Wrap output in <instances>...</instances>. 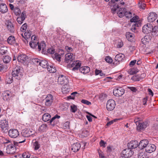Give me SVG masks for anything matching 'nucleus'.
Returning <instances> with one entry per match:
<instances>
[{
  "mask_svg": "<svg viewBox=\"0 0 158 158\" xmlns=\"http://www.w3.org/2000/svg\"><path fill=\"white\" fill-rule=\"evenodd\" d=\"M115 101L112 99H110L107 101L106 105V108L108 111H110L113 110L115 107Z\"/></svg>",
  "mask_w": 158,
  "mask_h": 158,
  "instance_id": "obj_7",
  "label": "nucleus"
},
{
  "mask_svg": "<svg viewBox=\"0 0 158 158\" xmlns=\"http://www.w3.org/2000/svg\"><path fill=\"white\" fill-rule=\"evenodd\" d=\"M152 26L150 23H148L144 25L142 28V32L144 34H147L151 31Z\"/></svg>",
  "mask_w": 158,
  "mask_h": 158,
  "instance_id": "obj_11",
  "label": "nucleus"
},
{
  "mask_svg": "<svg viewBox=\"0 0 158 158\" xmlns=\"http://www.w3.org/2000/svg\"><path fill=\"white\" fill-rule=\"evenodd\" d=\"M33 133V131L28 129L23 130L21 132L22 135L23 137H27L32 135Z\"/></svg>",
  "mask_w": 158,
  "mask_h": 158,
  "instance_id": "obj_13",
  "label": "nucleus"
},
{
  "mask_svg": "<svg viewBox=\"0 0 158 158\" xmlns=\"http://www.w3.org/2000/svg\"><path fill=\"white\" fill-rule=\"evenodd\" d=\"M136 125H137V129L138 130H141L145 129L148 125L147 122H144L142 123H139L137 121H135Z\"/></svg>",
  "mask_w": 158,
  "mask_h": 158,
  "instance_id": "obj_12",
  "label": "nucleus"
},
{
  "mask_svg": "<svg viewBox=\"0 0 158 158\" xmlns=\"http://www.w3.org/2000/svg\"><path fill=\"white\" fill-rule=\"evenodd\" d=\"M60 118V116L59 115H56L54 116L53 117H52V119L50 120V123H52L56 118Z\"/></svg>",
  "mask_w": 158,
  "mask_h": 158,
  "instance_id": "obj_55",
  "label": "nucleus"
},
{
  "mask_svg": "<svg viewBox=\"0 0 158 158\" xmlns=\"http://www.w3.org/2000/svg\"><path fill=\"white\" fill-rule=\"evenodd\" d=\"M156 149V146L153 144L149 143L146 147L145 151L148 153H151L155 151Z\"/></svg>",
  "mask_w": 158,
  "mask_h": 158,
  "instance_id": "obj_14",
  "label": "nucleus"
},
{
  "mask_svg": "<svg viewBox=\"0 0 158 158\" xmlns=\"http://www.w3.org/2000/svg\"><path fill=\"white\" fill-rule=\"evenodd\" d=\"M105 60L107 62L110 64L113 61V60L112 58L109 56H107L105 58Z\"/></svg>",
  "mask_w": 158,
  "mask_h": 158,
  "instance_id": "obj_47",
  "label": "nucleus"
},
{
  "mask_svg": "<svg viewBox=\"0 0 158 158\" xmlns=\"http://www.w3.org/2000/svg\"><path fill=\"white\" fill-rule=\"evenodd\" d=\"M126 36L128 40L130 41H131L133 39L132 35L130 32L127 33Z\"/></svg>",
  "mask_w": 158,
  "mask_h": 158,
  "instance_id": "obj_42",
  "label": "nucleus"
},
{
  "mask_svg": "<svg viewBox=\"0 0 158 158\" xmlns=\"http://www.w3.org/2000/svg\"><path fill=\"white\" fill-rule=\"evenodd\" d=\"M7 42L10 44L12 45L15 42V39L14 36H10L7 40Z\"/></svg>",
  "mask_w": 158,
  "mask_h": 158,
  "instance_id": "obj_30",
  "label": "nucleus"
},
{
  "mask_svg": "<svg viewBox=\"0 0 158 158\" xmlns=\"http://www.w3.org/2000/svg\"><path fill=\"white\" fill-rule=\"evenodd\" d=\"M8 135L12 138H16L19 135V133L17 130L15 129H11L9 131Z\"/></svg>",
  "mask_w": 158,
  "mask_h": 158,
  "instance_id": "obj_10",
  "label": "nucleus"
},
{
  "mask_svg": "<svg viewBox=\"0 0 158 158\" xmlns=\"http://www.w3.org/2000/svg\"><path fill=\"white\" fill-rule=\"evenodd\" d=\"M152 129L153 130H158V124H154L152 126Z\"/></svg>",
  "mask_w": 158,
  "mask_h": 158,
  "instance_id": "obj_63",
  "label": "nucleus"
},
{
  "mask_svg": "<svg viewBox=\"0 0 158 158\" xmlns=\"http://www.w3.org/2000/svg\"><path fill=\"white\" fill-rule=\"evenodd\" d=\"M138 158H146L145 152H139L138 154Z\"/></svg>",
  "mask_w": 158,
  "mask_h": 158,
  "instance_id": "obj_45",
  "label": "nucleus"
},
{
  "mask_svg": "<svg viewBox=\"0 0 158 158\" xmlns=\"http://www.w3.org/2000/svg\"><path fill=\"white\" fill-rule=\"evenodd\" d=\"M81 102L84 104H85L88 105H91V102H90L85 99H82L81 101Z\"/></svg>",
  "mask_w": 158,
  "mask_h": 158,
  "instance_id": "obj_54",
  "label": "nucleus"
},
{
  "mask_svg": "<svg viewBox=\"0 0 158 158\" xmlns=\"http://www.w3.org/2000/svg\"><path fill=\"white\" fill-rule=\"evenodd\" d=\"M134 152L132 149L129 148H126L123 150L121 154V156L126 158H128L131 156L133 154Z\"/></svg>",
  "mask_w": 158,
  "mask_h": 158,
  "instance_id": "obj_6",
  "label": "nucleus"
},
{
  "mask_svg": "<svg viewBox=\"0 0 158 158\" xmlns=\"http://www.w3.org/2000/svg\"><path fill=\"white\" fill-rule=\"evenodd\" d=\"M12 75L15 79L19 80L22 76V73L20 68L17 66L13 69L12 72Z\"/></svg>",
  "mask_w": 158,
  "mask_h": 158,
  "instance_id": "obj_2",
  "label": "nucleus"
},
{
  "mask_svg": "<svg viewBox=\"0 0 158 158\" xmlns=\"http://www.w3.org/2000/svg\"><path fill=\"white\" fill-rule=\"evenodd\" d=\"M81 65V63H80L79 61L76 60L73 61L71 64H69V68L73 67L72 70L73 71H76L80 68Z\"/></svg>",
  "mask_w": 158,
  "mask_h": 158,
  "instance_id": "obj_9",
  "label": "nucleus"
},
{
  "mask_svg": "<svg viewBox=\"0 0 158 158\" xmlns=\"http://www.w3.org/2000/svg\"><path fill=\"white\" fill-rule=\"evenodd\" d=\"M40 63V66H41L43 68H47L48 66V63L47 61L45 60H41Z\"/></svg>",
  "mask_w": 158,
  "mask_h": 158,
  "instance_id": "obj_33",
  "label": "nucleus"
},
{
  "mask_svg": "<svg viewBox=\"0 0 158 158\" xmlns=\"http://www.w3.org/2000/svg\"><path fill=\"white\" fill-rule=\"evenodd\" d=\"M25 14L22 13L21 16L19 17H18L17 18V21L19 24H21L23 23V21L25 19Z\"/></svg>",
  "mask_w": 158,
  "mask_h": 158,
  "instance_id": "obj_27",
  "label": "nucleus"
},
{
  "mask_svg": "<svg viewBox=\"0 0 158 158\" xmlns=\"http://www.w3.org/2000/svg\"><path fill=\"white\" fill-rule=\"evenodd\" d=\"M98 153L100 158H105V156H104L103 153L101 151L99 152Z\"/></svg>",
  "mask_w": 158,
  "mask_h": 158,
  "instance_id": "obj_64",
  "label": "nucleus"
},
{
  "mask_svg": "<svg viewBox=\"0 0 158 158\" xmlns=\"http://www.w3.org/2000/svg\"><path fill=\"white\" fill-rule=\"evenodd\" d=\"M152 35H158V26H155L152 28Z\"/></svg>",
  "mask_w": 158,
  "mask_h": 158,
  "instance_id": "obj_31",
  "label": "nucleus"
},
{
  "mask_svg": "<svg viewBox=\"0 0 158 158\" xmlns=\"http://www.w3.org/2000/svg\"><path fill=\"white\" fill-rule=\"evenodd\" d=\"M40 60L38 59H35L33 60V62L34 64L37 65H40V62H41Z\"/></svg>",
  "mask_w": 158,
  "mask_h": 158,
  "instance_id": "obj_52",
  "label": "nucleus"
},
{
  "mask_svg": "<svg viewBox=\"0 0 158 158\" xmlns=\"http://www.w3.org/2000/svg\"><path fill=\"white\" fill-rule=\"evenodd\" d=\"M47 68L48 71L50 73H54L56 71V68L55 67H53L52 65L48 66Z\"/></svg>",
  "mask_w": 158,
  "mask_h": 158,
  "instance_id": "obj_37",
  "label": "nucleus"
},
{
  "mask_svg": "<svg viewBox=\"0 0 158 158\" xmlns=\"http://www.w3.org/2000/svg\"><path fill=\"white\" fill-rule=\"evenodd\" d=\"M17 58L18 61L23 63L26 61L28 57L25 54H21L18 55Z\"/></svg>",
  "mask_w": 158,
  "mask_h": 158,
  "instance_id": "obj_21",
  "label": "nucleus"
},
{
  "mask_svg": "<svg viewBox=\"0 0 158 158\" xmlns=\"http://www.w3.org/2000/svg\"><path fill=\"white\" fill-rule=\"evenodd\" d=\"M58 82L59 84L65 85L68 82V80L67 77L63 75L60 76L58 79Z\"/></svg>",
  "mask_w": 158,
  "mask_h": 158,
  "instance_id": "obj_8",
  "label": "nucleus"
},
{
  "mask_svg": "<svg viewBox=\"0 0 158 158\" xmlns=\"http://www.w3.org/2000/svg\"><path fill=\"white\" fill-rule=\"evenodd\" d=\"M17 142H14L13 144L9 145L7 147L6 150L8 153L13 154L16 152L15 146L17 145Z\"/></svg>",
  "mask_w": 158,
  "mask_h": 158,
  "instance_id": "obj_3",
  "label": "nucleus"
},
{
  "mask_svg": "<svg viewBox=\"0 0 158 158\" xmlns=\"http://www.w3.org/2000/svg\"><path fill=\"white\" fill-rule=\"evenodd\" d=\"M139 23L137 24H136V23H134L132 25L131 28L132 31L134 32V33H136L137 31L136 29V27H139Z\"/></svg>",
  "mask_w": 158,
  "mask_h": 158,
  "instance_id": "obj_39",
  "label": "nucleus"
},
{
  "mask_svg": "<svg viewBox=\"0 0 158 158\" xmlns=\"http://www.w3.org/2000/svg\"><path fill=\"white\" fill-rule=\"evenodd\" d=\"M44 100L45 105L49 107L53 103L54 100L53 96L51 94H48L45 98Z\"/></svg>",
  "mask_w": 158,
  "mask_h": 158,
  "instance_id": "obj_4",
  "label": "nucleus"
},
{
  "mask_svg": "<svg viewBox=\"0 0 158 158\" xmlns=\"http://www.w3.org/2000/svg\"><path fill=\"white\" fill-rule=\"evenodd\" d=\"M125 10L126 9L125 8H121L119 9V10L117 11V14L119 17L122 18L124 16Z\"/></svg>",
  "mask_w": 158,
  "mask_h": 158,
  "instance_id": "obj_28",
  "label": "nucleus"
},
{
  "mask_svg": "<svg viewBox=\"0 0 158 158\" xmlns=\"http://www.w3.org/2000/svg\"><path fill=\"white\" fill-rule=\"evenodd\" d=\"M14 11L15 14L16 15H19L20 13L19 9L17 8H15L14 9Z\"/></svg>",
  "mask_w": 158,
  "mask_h": 158,
  "instance_id": "obj_57",
  "label": "nucleus"
},
{
  "mask_svg": "<svg viewBox=\"0 0 158 158\" xmlns=\"http://www.w3.org/2000/svg\"><path fill=\"white\" fill-rule=\"evenodd\" d=\"M69 123L68 122H65L64 124L63 127L64 129H67V128H69Z\"/></svg>",
  "mask_w": 158,
  "mask_h": 158,
  "instance_id": "obj_60",
  "label": "nucleus"
},
{
  "mask_svg": "<svg viewBox=\"0 0 158 158\" xmlns=\"http://www.w3.org/2000/svg\"><path fill=\"white\" fill-rule=\"evenodd\" d=\"M124 15L126 18H129L132 17V13L130 12L125 11Z\"/></svg>",
  "mask_w": 158,
  "mask_h": 158,
  "instance_id": "obj_51",
  "label": "nucleus"
},
{
  "mask_svg": "<svg viewBox=\"0 0 158 158\" xmlns=\"http://www.w3.org/2000/svg\"><path fill=\"white\" fill-rule=\"evenodd\" d=\"M138 142L136 140H132L129 143L127 144L128 148H135L138 146Z\"/></svg>",
  "mask_w": 158,
  "mask_h": 158,
  "instance_id": "obj_18",
  "label": "nucleus"
},
{
  "mask_svg": "<svg viewBox=\"0 0 158 158\" xmlns=\"http://www.w3.org/2000/svg\"><path fill=\"white\" fill-rule=\"evenodd\" d=\"M11 96V94L9 91H4L2 94V97L4 101L8 100Z\"/></svg>",
  "mask_w": 158,
  "mask_h": 158,
  "instance_id": "obj_22",
  "label": "nucleus"
},
{
  "mask_svg": "<svg viewBox=\"0 0 158 158\" xmlns=\"http://www.w3.org/2000/svg\"><path fill=\"white\" fill-rule=\"evenodd\" d=\"M136 62V60H133L131 61L129 64L130 66V67L132 66H133L135 64Z\"/></svg>",
  "mask_w": 158,
  "mask_h": 158,
  "instance_id": "obj_61",
  "label": "nucleus"
},
{
  "mask_svg": "<svg viewBox=\"0 0 158 158\" xmlns=\"http://www.w3.org/2000/svg\"><path fill=\"white\" fill-rule=\"evenodd\" d=\"M27 23H25L22 26L21 30L22 31H25L27 28Z\"/></svg>",
  "mask_w": 158,
  "mask_h": 158,
  "instance_id": "obj_53",
  "label": "nucleus"
},
{
  "mask_svg": "<svg viewBox=\"0 0 158 158\" xmlns=\"http://www.w3.org/2000/svg\"><path fill=\"white\" fill-rule=\"evenodd\" d=\"M33 147L35 150H37L40 147V144L36 140H33Z\"/></svg>",
  "mask_w": 158,
  "mask_h": 158,
  "instance_id": "obj_34",
  "label": "nucleus"
},
{
  "mask_svg": "<svg viewBox=\"0 0 158 158\" xmlns=\"http://www.w3.org/2000/svg\"><path fill=\"white\" fill-rule=\"evenodd\" d=\"M23 158H29L31 156V154L28 152H25L22 155Z\"/></svg>",
  "mask_w": 158,
  "mask_h": 158,
  "instance_id": "obj_50",
  "label": "nucleus"
},
{
  "mask_svg": "<svg viewBox=\"0 0 158 158\" xmlns=\"http://www.w3.org/2000/svg\"><path fill=\"white\" fill-rule=\"evenodd\" d=\"M62 92L64 94H67L70 91V89L65 86H64L62 88Z\"/></svg>",
  "mask_w": 158,
  "mask_h": 158,
  "instance_id": "obj_44",
  "label": "nucleus"
},
{
  "mask_svg": "<svg viewBox=\"0 0 158 158\" xmlns=\"http://www.w3.org/2000/svg\"><path fill=\"white\" fill-rule=\"evenodd\" d=\"M125 58V56L122 53H119L116 55L114 59L117 62L116 64H119V62L121 61Z\"/></svg>",
  "mask_w": 158,
  "mask_h": 158,
  "instance_id": "obj_17",
  "label": "nucleus"
},
{
  "mask_svg": "<svg viewBox=\"0 0 158 158\" xmlns=\"http://www.w3.org/2000/svg\"><path fill=\"white\" fill-rule=\"evenodd\" d=\"M150 40L149 36L148 35H146L141 39V41L143 44H145L147 42H149Z\"/></svg>",
  "mask_w": 158,
  "mask_h": 158,
  "instance_id": "obj_32",
  "label": "nucleus"
},
{
  "mask_svg": "<svg viewBox=\"0 0 158 158\" xmlns=\"http://www.w3.org/2000/svg\"><path fill=\"white\" fill-rule=\"evenodd\" d=\"M8 11L7 7L6 4L2 3L0 5V11L3 14L5 13Z\"/></svg>",
  "mask_w": 158,
  "mask_h": 158,
  "instance_id": "obj_25",
  "label": "nucleus"
},
{
  "mask_svg": "<svg viewBox=\"0 0 158 158\" xmlns=\"http://www.w3.org/2000/svg\"><path fill=\"white\" fill-rule=\"evenodd\" d=\"M106 143L104 142L103 140H101L99 142V144L101 146L103 147H105L106 146L105 144H106Z\"/></svg>",
  "mask_w": 158,
  "mask_h": 158,
  "instance_id": "obj_58",
  "label": "nucleus"
},
{
  "mask_svg": "<svg viewBox=\"0 0 158 158\" xmlns=\"http://www.w3.org/2000/svg\"><path fill=\"white\" fill-rule=\"evenodd\" d=\"M81 146V144L79 143H74L71 146V150L74 152H76L80 149Z\"/></svg>",
  "mask_w": 158,
  "mask_h": 158,
  "instance_id": "obj_23",
  "label": "nucleus"
},
{
  "mask_svg": "<svg viewBox=\"0 0 158 158\" xmlns=\"http://www.w3.org/2000/svg\"><path fill=\"white\" fill-rule=\"evenodd\" d=\"M0 127L4 133H6L8 132V122L5 118V116L3 115H0Z\"/></svg>",
  "mask_w": 158,
  "mask_h": 158,
  "instance_id": "obj_1",
  "label": "nucleus"
},
{
  "mask_svg": "<svg viewBox=\"0 0 158 158\" xmlns=\"http://www.w3.org/2000/svg\"><path fill=\"white\" fill-rule=\"evenodd\" d=\"M90 70V68L88 66H84L80 67V72L83 74H86L89 73Z\"/></svg>",
  "mask_w": 158,
  "mask_h": 158,
  "instance_id": "obj_26",
  "label": "nucleus"
},
{
  "mask_svg": "<svg viewBox=\"0 0 158 158\" xmlns=\"http://www.w3.org/2000/svg\"><path fill=\"white\" fill-rule=\"evenodd\" d=\"M38 44H39V42L36 41H31L29 43V45L32 48H35V47L38 46Z\"/></svg>",
  "mask_w": 158,
  "mask_h": 158,
  "instance_id": "obj_41",
  "label": "nucleus"
},
{
  "mask_svg": "<svg viewBox=\"0 0 158 158\" xmlns=\"http://www.w3.org/2000/svg\"><path fill=\"white\" fill-rule=\"evenodd\" d=\"M138 6L140 9L144 10L145 9L146 5L144 3L140 2L139 3Z\"/></svg>",
  "mask_w": 158,
  "mask_h": 158,
  "instance_id": "obj_49",
  "label": "nucleus"
},
{
  "mask_svg": "<svg viewBox=\"0 0 158 158\" xmlns=\"http://www.w3.org/2000/svg\"><path fill=\"white\" fill-rule=\"evenodd\" d=\"M22 35L26 40L30 37L31 35V31H30L27 30L26 32L24 33V37L23 36V34H21Z\"/></svg>",
  "mask_w": 158,
  "mask_h": 158,
  "instance_id": "obj_35",
  "label": "nucleus"
},
{
  "mask_svg": "<svg viewBox=\"0 0 158 158\" xmlns=\"http://www.w3.org/2000/svg\"><path fill=\"white\" fill-rule=\"evenodd\" d=\"M124 93V89L121 87H116L113 90V94L116 96H121Z\"/></svg>",
  "mask_w": 158,
  "mask_h": 158,
  "instance_id": "obj_5",
  "label": "nucleus"
},
{
  "mask_svg": "<svg viewBox=\"0 0 158 158\" xmlns=\"http://www.w3.org/2000/svg\"><path fill=\"white\" fill-rule=\"evenodd\" d=\"M157 17L156 14L154 12H150L148 17V21L150 22H152L154 21Z\"/></svg>",
  "mask_w": 158,
  "mask_h": 158,
  "instance_id": "obj_16",
  "label": "nucleus"
},
{
  "mask_svg": "<svg viewBox=\"0 0 158 158\" xmlns=\"http://www.w3.org/2000/svg\"><path fill=\"white\" fill-rule=\"evenodd\" d=\"M73 54L72 53H68L65 56V61L68 63L70 62H72L73 60Z\"/></svg>",
  "mask_w": 158,
  "mask_h": 158,
  "instance_id": "obj_24",
  "label": "nucleus"
},
{
  "mask_svg": "<svg viewBox=\"0 0 158 158\" xmlns=\"http://www.w3.org/2000/svg\"><path fill=\"white\" fill-rule=\"evenodd\" d=\"M123 45V43L122 41L119 42L117 44V46L118 48H120Z\"/></svg>",
  "mask_w": 158,
  "mask_h": 158,
  "instance_id": "obj_62",
  "label": "nucleus"
},
{
  "mask_svg": "<svg viewBox=\"0 0 158 158\" xmlns=\"http://www.w3.org/2000/svg\"><path fill=\"white\" fill-rule=\"evenodd\" d=\"M7 28L9 31L10 32H13L15 31V28L13 23L10 21L8 20L6 23Z\"/></svg>",
  "mask_w": 158,
  "mask_h": 158,
  "instance_id": "obj_20",
  "label": "nucleus"
},
{
  "mask_svg": "<svg viewBox=\"0 0 158 158\" xmlns=\"http://www.w3.org/2000/svg\"><path fill=\"white\" fill-rule=\"evenodd\" d=\"M38 48L39 51H40L42 49V53L46 51V45L44 41L41 42L40 44L39 43Z\"/></svg>",
  "mask_w": 158,
  "mask_h": 158,
  "instance_id": "obj_19",
  "label": "nucleus"
},
{
  "mask_svg": "<svg viewBox=\"0 0 158 158\" xmlns=\"http://www.w3.org/2000/svg\"><path fill=\"white\" fill-rule=\"evenodd\" d=\"M47 129V125L46 124L42 125L39 128V130L41 132H44Z\"/></svg>",
  "mask_w": 158,
  "mask_h": 158,
  "instance_id": "obj_36",
  "label": "nucleus"
},
{
  "mask_svg": "<svg viewBox=\"0 0 158 158\" xmlns=\"http://www.w3.org/2000/svg\"><path fill=\"white\" fill-rule=\"evenodd\" d=\"M7 52V48L5 47L2 48L0 50V53L1 55H4Z\"/></svg>",
  "mask_w": 158,
  "mask_h": 158,
  "instance_id": "obj_46",
  "label": "nucleus"
},
{
  "mask_svg": "<svg viewBox=\"0 0 158 158\" xmlns=\"http://www.w3.org/2000/svg\"><path fill=\"white\" fill-rule=\"evenodd\" d=\"M51 115L47 113L44 114L42 117V120L44 122H47L50 120Z\"/></svg>",
  "mask_w": 158,
  "mask_h": 158,
  "instance_id": "obj_29",
  "label": "nucleus"
},
{
  "mask_svg": "<svg viewBox=\"0 0 158 158\" xmlns=\"http://www.w3.org/2000/svg\"><path fill=\"white\" fill-rule=\"evenodd\" d=\"M48 52V53L52 54H54L55 52V50L53 48H50L48 49L47 50Z\"/></svg>",
  "mask_w": 158,
  "mask_h": 158,
  "instance_id": "obj_56",
  "label": "nucleus"
},
{
  "mask_svg": "<svg viewBox=\"0 0 158 158\" xmlns=\"http://www.w3.org/2000/svg\"><path fill=\"white\" fill-rule=\"evenodd\" d=\"M138 17L137 16H134L132 19L130 20L131 22H134V23H136V24L139 23L138 22Z\"/></svg>",
  "mask_w": 158,
  "mask_h": 158,
  "instance_id": "obj_43",
  "label": "nucleus"
},
{
  "mask_svg": "<svg viewBox=\"0 0 158 158\" xmlns=\"http://www.w3.org/2000/svg\"><path fill=\"white\" fill-rule=\"evenodd\" d=\"M70 107H71V110H70L72 112L75 113L77 110V106L74 105H72Z\"/></svg>",
  "mask_w": 158,
  "mask_h": 158,
  "instance_id": "obj_48",
  "label": "nucleus"
},
{
  "mask_svg": "<svg viewBox=\"0 0 158 158\" xmlns=\"http://www.w3.org/2000/svg\"><path fill=\"white\" fill-rule=\"evenodd\" d=\"M11 58L9 56H6L3 57V60L6 64L9 63L11 60Z\"/></svg>",
  "mask_w": 158,
  "mask_h": 158,
  "instance_id": "obj_38",
  "label": "nucleus"
},
{
  "mask_svg": "<svg viewBox=\"0 0 158 158\" xmlns=\"http://www.w3.org/2000/svg\"><path fill=\"white\" fill-rule=\"evenodd\" d=\"M149 144V141L147 139H144L141 140L138 145V147L139 148L142 149L145 148Z\"/></svg>",
  "mask_w": 158,
  "mask_h": 158,
  "instance_id": "obj_15",
  "label": "nucleus"
},
{
  "mask_svg": "<svg viewBox=\"0 0 158 158\" xmlns=\"http://www.w3.org/2000/svg\"><path fill=\"white\" fill-rule=\"evenodd\" d=\"M13 80V77L12 76H7L6 78V81L7 83L10 84L11 83Z\"/></svg>",
  "mask_w": 158,
  "mask_h": 158,
  "instance_id": "obj_40",
  "label": "nucleus"
},
{
  "mask_svg": "<svg viewBox=\"0 0 158 158\" xmlns=\"http://www.w3.org/2000/svg\"><path fill=\"white\" fill-rule=\"evenodd\" d=\"M128 88L134 92H135L137 90L136 88L134 87L129 86L128 87Z\"/></svg>",
  "mask_w": 158,
  "mask_h": 158,
  "instance_id": "obj_59",
  "label": "nucleus"
}]
</instances>
